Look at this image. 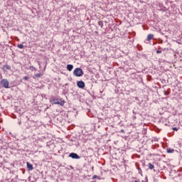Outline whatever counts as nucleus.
<instances>
[{
    "label": "nucleus",
    "instance_id": "f257e3e1",
    "mask_svg": "<svg viewBox=\"0 0 182 182\" xmlns=\"http://www.w3.org/2000/svg\"><path fill=\"white\" fill-rule=\"evenodd\" d=\"M73 75L77 77H80V76H83V70L79 68H75L73 71Z\"/></svg>",
    "mask_w": 182,
    "mask_h": 182
},
{
    "label": "nucleus",
    "instance_id": "f03ea898",
    "mask_svg": "<svg viewBox=\"0 0 182 182\" xmlns=\"http://www.w3.org/2000/svg\"><path fill=\"white\" fill-rule=\"evenodd\" d=\"M51 103L52 105H60V106L65 105V102L60 99H53Z\"/></svg>",
    "mask_w": 182,
    "mask_h": 182
},
{
    "label": "nucleus",
    "instance_id": "7ed1b4c3",
    "mask_svg": "<svg viewBox=\"0 0 182 182\" xmlns=\"http://www.w3.org/2000/svg\"><path fill=\"white\" fill-rule=\"evenodd\" d=\"M0 83L3 87H5V89H9V81H8V80L3 79Z\"/></svg>",
    "mask_w": 182,
    "mask_h": 182
},
{
    "label": "nucleus",
    "instance_id": "20e7f679",
    "mask_svg": "<svg viewBox=\"0 0 182 182\" xmlns=\"http://www.w3.org/2000/svg\"><path fill=\"white\" fill-rule=\"evenodd\" d=\"M77 86H78L80 87V89H83L85 87V82L78 81L77 82Z\"/></svg>",
    "mask_w": 182,
    "mask_h": 182
},
{
    "label": "nucleus",
    "instance_id": "39448f33",
    "mask_svg": "<svg viewBox=\"0 0 182 182\" xmlns=\"http://www.w3.org/2000/svg\"><path fill=\"white\" fill-rule=\"evenodd\" d=\"M69 157H71L72 159H80V156H79V155H77V154H75V153H71L69 155Z\"/></svg>",
    "mask_w": 182,
    "mask_h": 182
},
{
    "label": "nucleus",
    "instance_id": "423d86ee",
    "mask_svg": "<svg viewBox=\"0 0 182 182\" xmlns=\"http://www.w3.org/2000/svg\"><path fill=\"white\" fill-rule=\"evenodd\" d=\"M2 70H4V72H6V70H11V66L10 65H5L2 67Z\"/></svg>",
    "mask_w": 182,
    "mask_h": 182
},
{
    "label": "nucleus",
    "instance_id": "0eeeda50",
    "mask_svg": "<svg viewBox=\"0 0 182 182\" xmlns=\"http://www.w3.org/2000/svg\"><path fill=\"white\" fill-rule=\"evenodd\" d=\"M27 168H28V170H33V166L29 162H27Z\"/></svg>",
    "mask_w": 182,
    "mask_h": 182
},
{
    "label": "nucleus",
    "instance_id": "6e6552de",
    "mask_svg": "<svg viewBox=\"0 0 182 182\" xmlns=\"http://www.w3.org/2000/svg\"><path fill=\"white\" fill-rule=\"evenodd\" d=\"M153 38H154V36L153 34H149L147 36V41H151V39H153Z\"/></svg>",
    "mask_w": 182,
    "mask_h": 182
},
{
    "label": "nucleus",
    "instance_id": "1a4fd4ad",
    "mask_svg": "<svg viewBox=\"0 0 182 182\" xmlns=\"http://www.w3.org/2000/svg\"><path fill=\"white\" fill-rule=\"evenodd\" d=\"M67 69H68V70H69V72H70L73 69V66L72 65H68Z\"/></svg>",
    "mask_w": 182,
    "mask_h": 182
},
{
    "label": "nucleus",
    "instance_id": "9d476101",
    "mask_svg": "<svg viewBox=\"0 0 182 182\" xmlns=\"http://www.w3.org/2000/svg\"><path fill=\"white\" fill-rule=\"evenodd\" d=\"M148 167L149 170H153V168H154V165L151 164V163H149Z\"/></svg>",
    "mask_w": 182,
    "mask_h": 182
},
{
    "label": "nucleus",
    "instance_id": "9b49d317",
    "mask_svg": "<svg viewBox=\"0 0 182 182\" xmlns=\"http://www.w3.org/2000/svg\"><path fill=\"white\" fill-rule=\"evenodd\" d=\"M98 25L99 26H100V28H103V21H98Z\"/></svg>",
    "mask_w": 182,
    "mask_h": 182
},
{
    "label": "nucleus",
    "instance_id": "f8f14e48",
    "mask_svg": "<svg viewBox=\"0 0 182 182\" xmlns=\"http://www.w3.org/2000/svg\"><path fill=\"white\" fill-rule=\"evenodd\" d=\"M17 48H18V49H23V44H18Z\"/></svg>",
    "mask_w": 182,
    "mask_h": 182
},
{
    "label": "nucleus",
    "instance_id": "ddd939ff",
    "mask_svg": "<svg viewBox=\"0 0 182 182\" xmlns=\"http://www.w3.org/2000/svg\"><path fill=\"white\" fill-rule=\"evenodd\" d=\"M167 153H174V149H171L169 148L167 149Z\"/></svg>",
    "mask_w": 182,
    "mask_h": 182
},
{
    "label": "nucleus",
    "instance_id": "4468645a",
    "mask_svg": "<svg viewBox=\"0 0 182 182\" xmlns=\"http://www.w3.org/2000/svg\"><path fill=\"white\" fill-rule=\"evenodd\" d=\"M29 69H30V70H36V69L35 68V67H33V66H30L29 67Z\"/></svg>",
    "mask_w": 182,
    "mask_h": 182
},
{
    "label": "nucleus",
    "instance_id": "2eb2a0df",
    "mask_svg": "<svg viewBox=\"0 0 182 182\" xmlns=\"http://www.w3.org/2000/svg\"><path fill=\"white\" fill-rule=\"evenodd\" d=\"M36 76L37 77H41V76H42V75L41 73H37V74H36Z\"/></svg>",
    "mask_w": 182,
    "mask_h": 182
},
{
    "label": "nucleus",
    "instance_id": "dca6fc26",
    "mask_svg": "<svg viewBox=\"0 0 182 182\" xmlns=\"http://www.w3.org/2000/svg\"><path fill=\"white\" fill-rule=\"evenodd\" d=\"M172 129H173L175 132H177L178 130V128L177 127H173L172 128Z\"/></svg>",
    "mask_w": 182,
    "mask_h": 182
},
{
    "label": "nucleus",
    "instance_id": "f3484780",
    "mask_svg": "<svg viewBox=\"0 0 182 182\" xmlns=\"http://www.w3.org/2000/svg\"><path fill=\"white\" fill-rule=\"evenodd\" d=\"M23 79H24V80H28L29 79V77L26 76V77H23Z\"/></svg>",
    "mask_w": 182,
    "mask_h": 182
},
{
    "label": "nucleus",
    "instance_id": "a211bd4d",
    "mask_svg": "<svg viewBox=\"0 0 182 182\" xmlns=\"http://www.w3.org/2000/svg\"><path fill=\"white\" fill-rule=\"evenodd\" d=\"M156 53H161V50H156Z\"/></svg>",
    "mask_w": 182,
    "mask_h": 182
},
{
    "label": "nucleus",
    "instance_id": "6ab92c4d",
    "mask_svg": "<svg viewBox=\"0 0 182 182\" xmlns=\"http://www.w3.org/2000/svg\"><path fill=\"white\" fill-rule=\"evenodd\" d=\"M94 178H96V176H95Z\"/></svg>",
    "mask_w": 182,
    "mask_h": 182
}]
</instances>
